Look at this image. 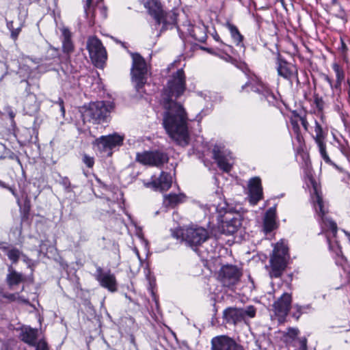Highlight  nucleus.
<instances>
[{
	"label": "nucleus",
	"mask_w": 350,
	"mask_h": 350,
	"mask_svg": "<svg viewBox=\"0 0 350 350\" xmlns=\"http://www.w3.org/2000/svg\"><path fill=\"white\" fill-rule=\"evenodd\" d=\"M186 90L185 75L180 68L174 72L161 94L160 104L165 109L163 125L169 136L181 146L188 145V116L183 105L176 99Z\"/></svg>",
	"instance_id": "1"
},
{
	"label": "nucleus",
	"mask_w": 350,
	"mask_h": 350,
	"mask_svg": "<svg viewBox=\"0 0 350 350\" xmlns=\"http://www.w3.org/2000/svg\"><path fill=\"white\" fill-rule=\"evenodd\" d=\"M148 14L154 20V27L158 31L157 36L174 27H177L179 11L176 8L165 10L158 0H146L144 3Z\"/></svg>",
	"instance_id": "2"
},
{
	"label": "nucleus",
	"mask_w": 350,
	"mask_h": 350,
	"mask_svg": "<svg viewBox=\"0 0 350 350\" xmlns=\"http://www.w3.org/2000/svg\"><path fill=\"white\" fill-rule=\"evenodd\" d=\"M208 209L210 213L213 211L217 213V220L219 221L221 217L224 216L225 221H221V232L223 234L230 235L236 232L241 226V216L239 214L232 215L233 208L230 206L225 200L221 201L217 204L208 205Z\"/></svg>",
	"instance_id": "3"
},
{
	"label": "nucleus",
	"mask_w": 350,
	"mask_h": 350,
	"mask_svg": "<svg viewBox=\"0 0 350 350\" xmlns=\"http://www.w3.org/2000/svg\"><path fill=\"white\" fill-rule=\"evenodd\" d=\"M113 108V103L111 101L92 102L81 109V118L84 123L100 124L106 120Z\"/></svg>",
	"instance_id": "4"
},
{
	"label": "nucleus",
	"mask_w": 350,
	"mask_h": 350,
	"mask_svg": "<svg viewBox=\"0 0 350 350\" xmlns=\"http://www.w3.org/2000/svg\"><path fill=\"white\" fill-rule=\"evenodd\" d=\"M132 57L131 81L139 94L145 93L144 85L148 78V68L145 59L138 53H130Z\"/></svg>",
	"instance_id": "5"
},
{
	"label": "nucleus",
	"mask_w": 350,
	"mask_h": 350,
	"mask_svg": "<svg viewBox=\"0 0 350 350\" xmlns=\"http://www.w3.org/2000/svg\"><path fill=\"white\" fill-rule=\"evenodd\" d=\"M311 183L313 185L314 192L312 194L311 198L313 204L314 208L318 216V221L319 224L323 228V226L327 228L332 233L333 237L335 238L338 232V226L336 223L332 219L326 216L328 212L327 206L325 205L323 200L321 193L318 191L317 185L310 178Z\"/></svg>",
	"instance_id": "6"
},
{
	"label": "nucleus",
	"mask_w": 350,
	"mask_h": 350,
	"mask_svg": "<svg viewBox=\"0 0 350 350\" xmlns=\"http://www.w3.org/2000/svg\"><path fill=\"white\" fill-rule=\"evenodd\" d=\"M288 247L283 243H278L270 259L271 278H279L285 269L287 263Z\"/></svg>",
	"instance_id": "7"
},
{
	"label": "nucleus",
	"mask_w": 350,
	"mask_h": 350,
	"mask_svg": "<svg viewBox=\"0 0 350 350\" xmlns=\"http://www.w3.org/2000/svg\"><path fill=\"white\" fill-rule=\"evenodd\" d=\"M178 237H181L182 240L191 247L201 245L208 239L207 230L202 227H188L180 229L176 232Z\"/></svg>",
	"instance_id": "8"
},
{
	"label": "nucleus",
	"mask_w": 350,
	"mask_h": 350,
	"mask_svg": "<svg viewBox=\"0 0 350 350\" xmlns=\"http://www.w3.org/2000/svg\"><path fill=\"white\" fill-rule=\"evenodd\" d=\"M86 48L92 63L98 68L103 67L107 55L105 48L96 36H90L87 40Z\"/></svg>",
	"instance_id": "9"
},
{
	"label": "nucleus",
	"mask_w": 350,
	"mask_h": 350,
	"mask_svg": "<svg viewBox=\"0 0 350 350\" xmlns=\"http://www.w3.org/2000/svg\"><path fill=\"white\" fill-rule=\"evenodd\" d=\"M275 69L278 76L289 81L292 85L293 81L295 80L297 84H299L300 81L298 77L297 67L286 61L280 53H277L275 59Z\"/></svg>",
	"instance_id": "10"
},
{
	"label": "nucleus",
	"mask_w": 350,
	"mask_h": 350,
	"mask_svg": "<svg viewBox=\"0 0 350 350\" xmlns=\"http://www.w3.org/2000/svg\"><path fill=\"white\" fill-rule=\"evenodd\" d=\"M241 271L234 265L223 266L219 271V277L223 286L232 288L240 280Z\"/></svg>",
	"instance_id": "11"
},
{
	"label": "nucleus",
	"mask_w": 350,
	"mask_h": 350,
	"mask_svg": "<svg viewBox=\"0 0 350 350\" xmlns=\"http://www.w3.org/2000/svg\"><path fill=\"white\" fill-rule=\"evenodd\" d=\"M124 139V135L114 133L111 135L100 136L96 139L93 144L98 147V150L106 152L121 146L123 144Z\"/></svg>",
	"instance_id": "12"
},
{
	"label": "nucleus",
	"mask_w": 350,
	"mask_h": 350,
	"mask_svg": "<svg viewBox=\"0 0 350 350\" xmlns=\"http://www.w3.org/2000/svg\"><path fill=\"white\" fill-rule=\"evenodd\" d=\"M250 87L252 92L257 93L261 100L265 99L269 105H275L277 98L269 85L260 79L255 77L251 79Z\"/></svg>",
	"instance_id": "13"
},
{
	"label": "nucleus",
	"mask_w": 350,
	"mask_h": 350,
	"mask_svg": "<svg viewBox=\"0 0 350 350\" xmlns=\"http://www.w3.org/2000/svg\"><path fill=\"white\" fill-rule=\"evenodd\" d=\"M172 184V176L167 172H161L159 176H152L151 181L145 183V186L152 189L154 191L163 192L167 191L171 187Z\"/></svg>",
	"instance_id": "14"
},
{
	"label": "nucleus",
	"mask_w": 350,
	"mask_h": 350,
	"mask_svg": "<svg viewBox=\"0 0 350 350\" xmlns=\"http://www.w3.org/2000/svg\"><path fill=\"white\" fill-rule=\"evenodd\" d=\"M211 350H244V348L233 338L221 335L212 338Z\"/></svg>",
	"instance_id": "15"
},
{
	"label": "nucleus",
	"mask_w": 350,
	"mask_h": 350,
	"mask_svg": "<svg viewBox=\"0 0 350 350\" xmlns=\"http://www.w3.org/2000/svg\"><path fill=\"white\" fill-rule=\"evenodd\" d=\"M96 278L103 287L111 292L117 291L118 284L116 277L110 271H103L101 267H98Z\"/></svg>",
	"instance_id": "16"
},
{
	"label": "nucleus",
	"mask_w": 350,
	"mask_h": 350,
	"mask_svg": "<svg viewBox=\"0 0 350 350\" xmlns=\"http://www.w3.org/2000/svg\"><path fill=\"white\" fill-rule=\"evenodd\" d=\"M30 83L27 80H21L17 85V90L18 94L22 98H26L24 100L25 109H27L28 100L29 101H33L34 104L31 105V110L29 113L36 111L38 109V105L36 101V95L31 92Z\"/></svg>",
	"instance_id": "17"
},
{
	"label": "nucleus",
	"mask_w": 350,
	"mask_h": 350,
	"mask_svg": "<svg viewBox=\"0 0 350 350\" xmlns=\"http://www.w3.org/2000/svg\"><path fill=\"white\" fill-rule=\"evenodd\" d=\"M291 302V295L287 293H283L282 295L273 304L275 315L280 318H285L290 310Z\"/></svg>",
	"instance_id": "18"
},
{
	"label": "nucleus",
	"mask_w": 350,
	"mask_h": 350,
	"mask_svg": "<svg viewBox=\"0 0 350 350\" xmlns=\"http://www.w3.org/2000/svg\"><path fill=\"white\" fill-rule=\"evenodd\" d=\"M249 198L252 204H256L262 198V187L259 177H253L248 182Z\"/></svg>",
	"instance_id": "19"
},
{
	"label": "nucleus",
	"mask_w": 350,
	"mask_h": 350,
	"mask_svg": "<svg viewBox=\"0 0 350 350\" xmlns=\"http://www.w3.org/2000/svg\"><path fill=\"white\" fill-rule=\"evenodd\" d=\"M167 154H136L135 160L144 165L160 167L168 161Z\"/></svg>",
	"instance_id": "20"
},
{
	"label": "nucleus",
	"mask_w": 350,
	"mask_h": 350,
	"mask_svg": "<svg viewBox=\"0 0 350 350\" xmlns=\"http://www.w3.org/2000/svg\"><path fill=\"white\" fill-rule=\"evenodd\" d=\"M223 319L226 323L237 325L243 321L242 308L229 307L223 312Z\"/></svg>",
	"instance_id": "21"
},
{
	"label": "nucleus",
	"mask_w": 350,
	"mask_h": 350,
	"mask_svg": "<svg viewBox=\"0 0 350 350\" xmlns=\"http://www.w3.org/2000/svg\"><path fill=\"white\" fill-rule=\"evenodd\" d=\"M314 124L315 135H312V137L314 138L315 143L319 147V153H327L325 145L327 132L323 131L321 125L317 120H315Z\"/></svg>",
	"instance_id": "22"
},
{
	"label": "nucleus",
	"mask_w": 350,
	"mask_h": 350,
	"mask_svg": "<svg viewBox=\"0 0 350 350\" xmlns=\"http://www.w3.org/2000/svg\"><path fill=\"white\" fill-rule=\"evenodd\" d=\"M275 217V207L269 208L265 213L263 221V228L266 233L271 232L277 227Z\"/></svg>",
	"instance_id": "23"
},
{
	"label": "nucleus",
	"mask_w": 350,
	"mask_h": 350,
	"mask_svg": "<svg viewBox=\"0 0 350 350\" xmlns=\"http://www.w3.org/2000/svg\"><path fill=\"white\" fill-rule=\"evenodd\" d=\"M38 338V330L30 327H25L21 329L20 338L30 346H36Z\"/></svg>",
	"instance_id": "24"
},
{
	"label": "nucleus",
	"mask_w": 350,
	"mask_h": 350,
	"mask_svg": "<svg viewBox=\"0 0 350 350\" xmlns=\"http://www.w3.org/2000/svg\"><path fill=\"white\" fill-rule=\"evenodd\" d=\"M188 33L191 37L200 42H204L207 38L206 27L204 25H189Z\"/></svg>",
	"instance_id": "25"
},
{
	"label": "nucleus",
	"mask_w": 350,
	"mask_h": 350,
	"mask_svg": "<svg viewBox=\"0 0 350 350\" xmlns=\"http://www.w3.org/2000/svg\"><path fill=\"white\" fill-rule=\"evenodd\" d=\"M8 272L6 276V282L10 288L25 280V276L21 273L17 272L12 265L8 267Z\"/></svg>",
	"instance_id": "26"
},
{
	"label": "nucleus",
	"mask_w": 350,
	"mask_h": 350,
	"mask_svg": "<svg viewBox=\"0 0 350 350\" xmlns=\"http://www.w3.org/2000/svg\"><path fill=\"white\" fill-rule=\"evenodd\" d=\"M218 50L220 51L218 53V57L238 67V61L230 55V53H233L234 51L232 46L222 42V48L218 49Z\"/></svg>",
	"instance_id": "27"
},
{
	"label": "nucleus",
	"mask_w": 350,
	"mask_h": 350,
	"mask_svg": "<svg viewBox=\"0 0 350 350\" xmlns=\"http://www.w3.org/2000/svg\"><path fill=\"white\" fill-rule=\"evenodd\" d=\"M224 27H226L228 31H230L231 38L233 42L237 46H243V36L240 33L237 27L232 24L230 21H227L224 24Z\"/></svg>",
	"instance_id": "28"
},
{
	"label": "nucleus",
	"mask_w": 350,
	"mask_h": 350,
	"mask_svg": "<svg viewBox=\"0 0 350 350\" xmlns=\"http://www.w3.org/2000/svg\"><path fill=\"white\" fill-rule=\"evenodd\" d=\"M186 196L183 193H170L164 196L163 204L165 206L174 208L185 201Z\"/></svg>",
	"instance_id": "29"
},
{
	"label": "nucleus",
	"mask_w": 350,
	"mask_h": 350,
	"mask_svg": "<svg viewBox=\"0 0 350 350\" xmlns=\"http://www.w3.org/2000/svg\"><path fill=\"white\" fill-rule=\"evenodd\" d=\"M228 154H212V158L217 166L224 172H228L232 167V162L228 158Z\"/></svg>",
	"instance_id": "30"
},
{
	"label": "nucleus",
	"mask_w": 350,
	"mask_h": 350,
	"mask_svg": "<svg viewBox=\"0 0 350 350\" xmlns=\"http://www.w3.org/2000/svg\"><path fill=\"white\" fill-rule=\"evenodd\" d=\"M27 15V13L26 12L25 13L24 16H18V19L20 21V25L17 28L14 27V26H13L14 23L12 21H7L6 26H7V28L10 31V33H11L10 38L12 40H16L18 38V35L21 31V29H22L23 27L24 26V23L25 21V18H26Z\"/></svg>",
	"instance_id": "31"
},
{
	"label": "nucleus",
	"mask_w": 350,
	"mask_h": 350,
	"mask_svg": "<svg viewBox=\"0 0 350 350\" xmlns=\"http://www.w3.org/2000/svg\"><path fill=\"white\" fill-rule=\"evenodd\" d=\"M1 249L5 252L8 258L14 265L18 262L23 254L22 251L14 247H2Z\"/></svg>",
	"instance_id": "32"
},
{
	"label": "nucleus",
	"mask_w": 350,
	"mask_h": 350,
	"mask_svg": "<svg viewBox=\"0 0 350 350\" xmlns=\"http://www.w3.org/2000/svg\"><path fill=\"white\" fill-rule=\"evenodd\" d=\"M62 48L64 53H70L73 51L74 46L71 40L70 32L64 29L62 33Z\"/></svg>",
	"instance_id": "33"
},
{
	"label": "nucleus",
	"mask_w": 350,
	"mask_h": 350,
	"mask_svg": "<svg viewBox=\"0 0 350 350\" xmlns=\"http://www.w3.org/2000/svg\"><path fill=\"white\" fill-rule=\"evenodd\" d=\"M92 0H86L85 5H83L84 13L88 20L89 26L92 27L96 24L94 11H91Z\"/></svg>",
	"instance_id": "34"
},
{
	"label": "nucleus",
	"mask_w": 350,
	"mask_h": 350,
	"mask_svg": "<svg viewBox=\"0 0 350 350\" xmlns=\"http://www.w3.org/2000/svg\"><path fill=\"white\" fill-rule=\"evenodd\" d=\"M293 309L295 310V312H293L292 317L296 320H298L301 314L310 312L313 310L311 304L304 306L296 304L293 306Z\"/></svg>",
	"instance_id": "35"
},
{
	"label": "nucleus",
	"mask_w": 350,
	"mask_h": 350,
	"mask_svg": "<svg viewBox=\"0 0 350 350\" xmlns=\"http://www.w3.org/2000/svg\"><path fill=\"white\" fill-rule=\"evenodd\" d=\"M300 157L299 159L297 157H296V159L298 161V162L300 163V165L302 168L304 169L306 174L307 176H310L311 172V161L310 158V154H298Z\"/></svg>",
	"instance_id": "36"
},
{
	"label": "nucleus",
	"mask_w": 350,
	"mask_h": 350,
	"mask_svg": "<svg viewBox=\"0 0 350 350\" xmlns=\"http://www.w3.org/2000/svg\"><path fill=\"white\" fill-rule=\"evenodd\" d=\"M327 241L328 243L329 250L333 251L336 256L344 258L342 252V248L338 244V243L336 242L334 245H332L329 237H327Z\"/></svg>",
	"instance_id": "37"
},
{
	"label": "nucleus",
	"mask_w": 350,
	"mask_h": 350,
	"mask_svg": "<svg viewBox=\"0 0 350 350\" xmlns=\"http://www.w3.org/2000/svg\"><path fill=\"white\" fill-rule=\"evenodd\" d=\"M332 68L336 73V80L343 81L345 79V72L340 65L334 63L332 64Z\"/></svg>",
	"instance_id": "38"
},
{
	"label": "nucleus",
	"mask_w": 350,
	"mask_h": 350,
	"mask_svg": "<svg viewBox=\"0 0 350 350\" xmlns=\"http://www.w3.org/2000/svg\"><path fill=\"white\" fill-rule=\"evenodd\" d=\"M291 123L292 124L293 131L296 135V138H297V141L299 142H300L301 141V139H303V137H302L301 132H300V128H299V125L298 124V121L291 118Z\"/></svg>",
	"instance_id": "39"
},
{
	"label": "nucleus",
	"mask_w": 350,
	"mask_h": 350,
	"mask_svg": "<svg viewBox=\"0 0 350 350\" xmlns=\"http://www.w3.org/2000/svg\"><path fill=\"white\" fill-rule=\"evenodd\" d=\"M256 310L253 306H248L245 308H242V316L243 319H245V317L247 316L250 318H254L256 316Z\"/></svg>",
	"instance_id": "40"
},
{
	"label": "nucleus",
	"mask_w": 350,
	"mask_h": 350,
	"mask_svg": "<svg viewBox=\"0 0 350 350\" xmlns=\"http://www.w3.org/2000/svg\"><path fill=\"white\" fill-rule=\"evenodd\" d=\"M293 116L295 118H299V120L301 122V124L303 126L304 130L306 131H308V127H309V123L307 121L306 116V115L301 116V115L299 114L296 111H293Z\"/></svg>",
	"instance_id": "41"
},
{
	"label": "nucleus",
	"mask_w": 350,
	"mask_h": 350,
	"mask_svg": "<svg viewBox=\"0 0 350 350\" xmlns=\"http://www.w3.org/2000/svg\"><path fill=\"white\" fill-rule=\"evenodd\" d=\"M82 162L89 168H92L94 164V158L89 154H83L82 157Z\"/></svg>",
	"instance_id": "42"
},
{
	"label": "nucleus",
	"mask_w": 350,
	"mask_h": 350,
	"mask_svg": "<svg viewBox=\"0 0 350 350\" xmlns=\"http://www.w3.org/2000/svg\"><path fill=\"white\" fill-rule=\"evenodd\" d=\"M299 334V330L297 328L289 327L287 329L285 336L291 340H295Z\"/></svg>",
	"instance_id": "43"
},
{
	"label": "nucleus",
	"mask_w": 350,
	"mask_h": 350,
	"mask_svg": "<svg viewBox=\"0 0 350 350\" xmlns=\"http://www.w3.org/2000/svg\"><path fill=\"white\" fill-rule=\"evenodd\" d=\"M4 110H5V113L8 114V116L10 120L11 125L14 126L15 125L14 118L16 116V113L14 111V110L12 109V108L10 106L5 107Z\"/></svg>",
	"instance_id": "44"
},
{
	"label": "nucleus",
	"mask_w": 350,
	"mask_h": 350,
	"mask_svg": "<svg viewBox=\"0 0 350 350\" xmlns=\"http://www.w3.org/2000/svg\"><path fill=\"white\" fill-rule=\"evenodd\" d=\"M340 43L341 46L338 47V51L342 55L343 58H346L348 51V47L342 38H340Z\"/></svg>",
	"instance_id": "45"
},
{
	"label": "nucleus",
	"mask_w": 350,
	"mask_h": 350,
	"mask_svg": "<svg viewBox=\"0 0 350 350\" xmlns=\"http://www.w3.org/2000/svg\"><path fill=\"white\" fill-rule=\"evenodd\" d=\"M34 347L36 350H49L46 342L44 340H40Z\"/></svg>",
	"instance_id": "46"
},
{
	"label": "nucleus",
	"mask_w": 350,
	"mask_h": 350,
	"mask_svg": "<svg viewBox=\"0 0 350 350\" xmlns=\"http://www.w3.org/2000/svg\"><path fill=\"white\" fill-rule=\"evenodd\" d=\"M224 146L222 144H215L212 150V153H225Z\"/></svg>",
	"instance_id": "47"
},
{
	"label": "nucleus",
	"mask_w": 350,
	"mask_h": 350,
	"mask_svg": "<svg viewBox=\"0 0 350 350\" xmlns=\"http://www.w3.org/2000/svg\"><path fill=\"white\" fill-rule=\"evenodd\" d=\"M3 297L8 299L10 301H16L17 297H18V293H4L2 295Z\"/></svg>",
	"instance_id": "48"
},
{
	"label": "nucleus",
	"mask_w": 350,
	"mask_h": 350,
	"mask_svg": "<svg viewBox=\"0 0 350 350\" xmlns=\"http://www.w3.org/2000/svg\"><path fill=\"white\" fill-rule=\"evenodd\" d=\"M307 338L306 337H301L298 338V342L299 343V350H307Z\"/></svg>",
	"instance_id": "49"
},
{
	"label": "nucleus",
	"mask_w": 350,
	"mask_h": 350,
	"mask_svg": "<svg viewBox=\"0 0 350 350\" xmlns=\"http://www.w3.org/2000/svg\"><path fill=\"white\" fill-rule=\"evenodd\" d=\"M21 258L25 263L27 265L28 267H31L33 265L32 260L30 259L26 254L23 253Z\"/></svg>",
	"instance_id": "50"
},
{
	"label": "nucleus",
	"mask_w": 350,
	"mask_h": 350,
	"mask_svg": "<svg viewBox=\"0 0 350 350\" xmlns=\"http://www.w3.org/2000/svg\"><path fill=\"white\" fill-rule=\"evenodd\" d=\"M314 103L319 110H323L324 102L321 98H316L314 99Z\"/></svg>",
	"instance_id": "51"
},
{
	"label": "nucleus",
	"mask_w": 350,
	"mask_h": 350,
	"mask_svg": "<svg viewBox=\"0 0 350 350\" xmlns=\"http://www.w3.org/2000/svg\"><path fill=\"white\" fill-rule=\"evenodd\" d=\"M100 17L103 20H105L107 17V8L106 6L103 5L99 8Z\"/></svg>",
	"instance_id": "52"
},
{
	"label": "nucleus",
	"mask_w": 350,
	"mask_h": 350,
	"mask_svg": "<svg viewBox=\"0 0 350 350\" xmlns=\"http://www.w3.org/2000/svg\"><path fill=\"white\" fill-rule=\"evenodd\" d=\"M200 49L203 51H206L207 53H210V54H212V55H216L217 56L218 55V52H217V50L213 49V48H208V47H205V46H200Z\"/></svg>",
	"instance_id": "53"
},
{
	"label": "nucleus",
	"mask_w": 350,
	"mask_h": 350,
	"mask_svg": "<svg viewBox=\"0 0 350 350\" xmlns=\"http://www.w3.org/2000/svg\"><path fill=\"white\" fill-rule=\"evenodd\" d=\"M321 155H322V157H323V160H324L326 163H329V164H332V165H333L334 166H335L337 169H339V167H338L335 163H334L331 161V159H329V157L328 154H321Z\"/></svg>",
	"instance_id": "54"
},
{
	"label": "nucleus",
	"mask_w": 350,
	"mask_h": 350,
	"mask_svg": "<svg viewBox=\"0 0 350 350\" xmlns=\"http://www.w3.org/2000/svg\"><path fill=\"white\" fill-rule=\"evenodd\" d=\"M324 80L329 83L331 89L333 90V81H332V79L328 75H324Z\"/></svg>",
	"instance_id": "55"
},
{
	"label": "nucleus",
	"mask_w": 350,
	"mask_h": 350,
	"mask_svg": "<svg viewBox=\"0 0 350 350\" xmlns=\"http://www.w3.org/2000/svg\"><path fill=\"white\" fill-rule=\"evenodd\" d=\"M342 82V81L336 80V83L334 84L333 83V90L336 89L340 90Z\"/></svg>",
	"instance_id": "56"
},
{
	"label": "nucleus",
	"mask_w": 350,
	"mask_h": 350,
	"mask_svg": "<svg viewBox=\"0 0 350 350\" xmlns=\"http://www.w3.org/2000/svg\"><path fill=\"white\" fill-rule=\"evenodd\" d=\"M59 109L62 113V115L64 116V113H65V109H64V101L62 99H59Z\"/></svg>",
	"instance_id": "57"
},
{
	"label": "nucleus",
	"mask_w": 350,
	"mask_h": 350,
	"mask_svg": "<svg viewBox=\"0 0 350 350\" xmlns=\"http://www.w3.org/2000/svg\"><path fill=\"white\" fill-rule=\"evenodd\" d=\"M213 37L215 41L220 43L221 48H222V42H224L220 39L219 36L217 33H215V34L213 35Z\"/></svg>",
	"instance_id": "58"
},
{
	"label": "nucleus",
	"mask_w": 350,
	"mask_h": 350,
	"mask_svg": "<svg viewBox=\"0 0 350 350\" xmlns=\"http://www.w3.org/2000/svg\"><path fill=\"white\" fill-rule=\"evenodd\" d=\"M16 300L20 301V302L25 303V304H28L29 303V301L27 299H26L24 297L20 296L19 295H18V297H17Z\"/></svg>",
	"instance_id": "59"
},
{
	"label": "nucleus",
	"mask_w": 350,
	"mask_h": 350,
	"mask_svg": "<svg viewBox=\"0 0 350 350\" xmlns=\"http://www.w3.org/2000/svg\"><path fill=\"white\" fill-rule=\"evenodd\" d=\"M250 83H251V80L250 81H248L247 83H245L244 85H242L241 88V90L240 92H242L243 91H244V90L248 87V86H250Z\"/></svg>",
	"instance_id": "60"
},
{
	"label": "nucleus",
	"mask_w": 350,
	"mask_h": 350,
	"mask_svg": "<svg viewBox=\"0 0 350 350\" xmlns=\"http://www.w3.org/2000/svg\"><path fill=\"white\" fill-rule=\"evenodd\" d=\"M347 85H348V95L349 98H350V79L347 80Z\"/></svg>",
	"instance_id": "61"
},
{
	"label": "nucleus",
	"mask_w": 350,
	"mask_h": 350,
	"mask_svg": "<svg viewBox=\"0 0 350 350\" xmlns=\"http://www.w3.org/2000/svg\"><path fill=\"white\" fill-rule=\"evenodd\" d=\"M202 112V111H201L200 113H199L198 114V116H196V120H197L198 122H200V121L201 120L202 118V116H201Z\"/></svg>",
	"instance_id": "62"
},
{
	"label": "nucleus",
	"mask_w": 350,
	"mask_h": 350,
	"mask_svg": "<svg viewBox=\"0 0 350 350\" xmlns=\"http://www.w3.org/2000/svg\"><path fill=\"white\" fill-rule=\"evenodd\" d=\"M114 40H115L117 43H120V44H122V46H124V44H125V43H124V42H121L120 40H118V39H116H116H114Z\"/></svg>",
	"instance_id": "63"
},
{
	"label": "nucleus",
	"mask_w": 350,
	"mask_h": 350,
	"mask_svg": "<svg viewBox=\"0 0 350 350\" xmlns=\"http://www.w3.org/2000/svg\"><path fill=\"white\" fill-rule=\"evenodd\" d=\"M346 159L350 162V154H345Z\"/></svg>",
	"instance_id": "64"
}]
</instances>
